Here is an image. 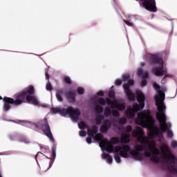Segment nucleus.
Listing matches in <instances>:
<instances>
[{"mask_svg": "<svg viewBox=\"0 0 177 177\" xmlns=\"http://www.w3.org/2000/svg\"><path fill=\"white\" fill-rule=\"evenodd\" d=\"M35 93V89L34 86H30L28 88L27 91H23L21 93L18 94L15 100L12 97H4L3 99V110L5 111H9L10 109H12V106L10 104H13V106H20V104H23L26 102V97H27V95L30 96L34 95Z\"/></svg>", "mask_w": 177, "mask_h": 177, "instance_id": "obj_1", "label": "nucleus"}, {"mask_svg": "<svg viewBox=\"0 0 177 177\" xmlns=\"http://www.w3.org/2000/svg\"><path fill=\"white\" fill-rule=\"evenodd\" d=\"M162 156L165 160L166 164L162 163V168L167 169L169 172L173 175L177 174L176 158L172 153V151L168 145H165L160 148Z\"/></svg>", "mask_w": 177, "mask_h": 177, "instance_id": "obj_2", "label": "nucleus"}, {"mask_svg": "<svg viewBox=\"0 0 177 177\" xmlns=\"http://www.w3.org/2000/svg\"><path fill=\"white\" fill-rule=\"evenodd\" d=\"M165 110H167V106L165 104H162L160 106H158V111L156 113V120L160 124V128L162 132H167V135L168 138H172L174 133L171 130V123L167 122V115H165Z\"/></svg>", "mask_w": 177, "mask_h": 177, "instance_id": "obj_3", "label": "nucleus"}, {"mask_svg": "<svg viewBox=\"0 0 177 177\" xmlns=\"http://www.w3.org/2000/svg\"><path fill=\"white\" fill-rule=\"evenodd\" d=\"M137 93V102L138 104H136L133 106V108H128L125 111V115L127 118H133L136 115V113L140 110H143L145 108V100L146 97L145 94L142 93L140 91L136 92Z\"/></svg>", "mask_w": 177, "mask_h": 177, "instance_id": "obj_4", "label": "nucleus"}, {"mask_svg": "<svg viewBox=\"0 0 177 177\" xmlns=\"http://www.w3.org/2000/svg\"><path fill=\"white\" fill-rule=\"evenodd\" d=\"M95 138L97 142H100V147L101 149H105L107 153H113L114 151L113 145L120 143V138L118 137H113L111 139V141H107V139L104 138L102 133L97 134Z\"/></svg>", "mask_w": 177, "mask_h": 177, "instance_id": "obj_5", "label": "nucleus"}, {"mask_svg": "<svg viewBox=\"0 0 177 177\" xmlns=\"http://www.w3.org/2000/svg\"><path fill=\"white\" fill-rule=\"evenodd\" d=\"M148 150L149 151L145 149V152L143 153V156L150 158L151 161L154 162V164L160 163V158L157 156H160L161 153L160 152V149H158L156 147L155 142H152L150 145H148Z\"/></svg>", "mask_w": 177, "mask_h": 177, "instance_id": "obj_6", "label": "nucleus"}, {"mask_svg": "<svg viewBox=\"0 0 177 177\" xmlns=\"http://www.w3.org/2000/svg\"><path fill=\"white\" fill-rule=\"evenodd\" d=\"M136 123L137 125H141L142 128H147V127L154 124V119L149 111L147 113L139 112L136 118Z\"/></svg>", "mask_w": 177, "mask_h": 177, "instance_id": "obj_7", "label": "nucleus"}, {"mask_svg": "<svg viewBox=\"0 0 177 177\" xmlns=\"http://www.w3.org/2000/svg\"><path fill=\"white\" fill-rule=\"evenodd\" d=\"M36 128L41 129L46 136H47L53 143H55V138H53V134H52L50 126H49V122H48V118H44L43 120H41L37 123L36 124Z\"/></svg>", "mask_w": 177, "mask_h": 177, "instance_id": "obj_8", "label": "nucleus"}, {"mask_svg": "<svg viewBox=\"0 0 177 177\" xmlns=\"http://www.w3.org/2000/svg\"><path fill=\"white\" fill-rule=\"evenodd\" d=\"M63 112L65 113V115H69L73 121H78L81 115V111L78 109H74L73 106H68L65 110H63Z\"/></svg>", "mask_w": 177, "mask_h": 177, "instance_id": "obj_9", "label": "nucleus"}, {"mask_svg": "<svg viewBox=\"0 0 177 177\" xmlns=\"http://www.w3.org/2000/svg\"><path fill=\"white\" fill-rule=\"evenodd\" d=\"M132 136L133 138H137L138 140L141 143L142 145H146L147 143V138L143 135H145V131L142 130L140 127H137V129H133L132 131Z\"/></svg>", "mask_w": 177, "mask_h": 177, "instance_id": "obj_10", "label": "nucleus"}, {"mask_svg": "<svg viewBox=\"0 0 177 177\" xmlns=\"http://www.w3.org/2000/svg\"><path fill=\"white\" fill-rule=\"evenodd\" d=\"M153 86L157 91V92H159L156 97V104L157 106V110H158V106L164 104V100H165V93H161V88L157 83H153Z\"/></svg>", "mask_w": 177, "mask_h": 177, "instance_id": "obj_11", "label": "nucleus"}, {"mask_svg": "<svg viewBox=\"0 0 177 177\" xmlns=\"http://www.w3.org/2000/svg\"><path fill=\"white\" fill-rule=\"evenodd\" d=\"M145 150V147L141 145H136L134 146V149L131 150L130 154L134 158V160H140L143 158V154L140 153V151H143Z\"/></svg>", "mask_w": 177, "mask_h": 177, "instance_id": "obj_12", "label": "nucleus"}, {"mask_svg": "<svg viewBox=\"0 0 177 177\" xmlns=\"http://www.w3.org/2000/svg\"><path fill=\"white\" fill-rule=\"evenodd\" d=\"M120 151V156L121 157H123V158H128L129 156L128 155V153L131 151V147L129 145H122L121 146H116L115 147V153L117 154V153H119Z\"/></svg>", "mask_w": 177, "mask_h": 177, "instance_id": "obj_13", "label": "nucleus"}, {"mask_svg": "<svg viewBox=\"0 0 177 177\" xmlns=\"http://www.w3.org/2000/svg\"><path fill=\"white\" fill-rule=\"evenodd\" d=\"M142 6L149 12H156L158 10L157 6H156V0H145L142 2Z\"/></svg>", "mask_w": 177, "mask_h": 177, "instance_id": "obj_14", "label": "nucleus"}, {"mask_svg": "<svg viewBox=\"0 0 177 177\" xmlns=\"http://www.w3.org/2000/svg\"><path fill=\"white\" fill-rule=\"evenodd\" d=\"M148 59L151 64H162V63H164L162 58L160 57L158 55L149 54Z\"/></svg>", "mask_w": 177, "mask_h": 177, "instance_id": "obj_15", "label": "nucleus"}, {"mask_svg": "<svg viewBox=\"0 0 177 177\" xmlns=\"http://www.w3.org/2000/svg\"><path fill=\"white\" fill-rule=\"evenodd\" d=\"M159 67H154L152 68V73L156 75V77H162L165 74V71H164V62L159 64Z\"/></svg>", "mask_w": 177, "mask_h": 177, "instance_id": "obj_16", "label": "nucleus"}, {"mask_svg": "<svg viewBox=\"0 0 177 177\" xmlns=\"http://www.w3.org/2000/svg\"><path fill=\"white\" fill-rule=\"evenodd\" d=\"M162 132L160 131L159 128H156L151 131L148 132V138L149 139H154V138H162Z\"/></svg>", "mask_w": 177, "mask_h": 177, "instance_id": "obj_17", "label": "nucleus"}, {"mask_svg": "<svg viewBox=\"0 0 177 177\" xmlns=\"http://www.w3.org/2000/svg\"><path fill=\"white\" fill-rule=\"evenodd\" d=\"M110 127H111V122L109 120H105L101 124L100 131L102 133H106L110 129Z\"/></svg>", "mask_w": 177, "mask_h": 177, "instance_id": "obj_18", "label": "nucleus"}, {"mask_svg": "<svg viewBox=\"0 0 177 177\" xmlns=\"http://www.w3.org/2000/svg\"><path fill=\"white\" fill-rule=\"evenodd\" d=\"M75 91H68L65 93L66 100L68 103H74L75 102Z\"/></svg>", "mask_w": 177, "mask_h": 177, "instance_id": "obj_19", "label": "nucleus"}, {"mask_svg": "<svg viewBox=\"0 0 177 177\" xmlns=\"http://www.w3.org/2000/svg\"><path fill=\"white\" fill-rule=\"evenodd\" d=\"M99 132V128L96 125H93L91 127V129L89 127L88 128L87 130V135L91 136V138H93L95 135H97Z\"/></svg>", "mask_w": 177, "mask_h": 177, "instance_id": "obj_20", "label": "nucleus"}, {"mask_svg": "<svg viewBox=\"0 0 177 177\" xmlns=\"http://www.w3.org/2000/svg\"><path fill=\"white\" fill-rule=\"evenodd\" d=\"M25 100H27V102L32 103V104H34L35 106H38L39 104L38 99H37V97L34 95H27L26 97H25Z\"/></svg>", "mask_w": 177, "mask_h": 177, "instance_id": "obj_21", "label": "nucleus"}, {"mask_svg": "<svg viewBox=\"0 0 177 177\" xmlns=\"http://www.w3.org/2000/svg\"><path fill=\"white\" fill-rule=\"evenodd\" d=\"M124 91L129 100H131V101L135 100V99L136 98V95H135V93L132 92L131 89L128 88V87H127V88L124 89Z\"/></svg>", "mask_w": 177, "mask_h": 177, "instance_id": "obj_22", "label": "nucleus"}, {"mask_svg": "<svg viewBox=\"0 0 177 177\" xmlns=\"http://www.w3.org/2000/svg\"><path fill=\"white\" fill-rule=\"evenodd\" d=\"M63 95H64V89H57L55 93V96L58 102H63Z\"/></svg>", "mask_w": 177, "mask_h": 177, "instance_id": "obj_23", "label": "nucleus"}, {"mask_svg": "<svg viewBox=\"0 0 177 177\" xmlns=\"http://www.w3.org/2000/svg\"><path fill=\"white\" fill-rule=\"evenodd\" d=\"M131 134L129 133H124L122 134L120 142L121 143H129L131 142Z\"/></svg>", "mask_w": 177, "mask_h": 177, "instance_id": "obj_24", "label": "nucleus"}, {"mask_svg": "<svg viewBox=\"0 0 177 177\" xmlns=\"http://www.w3.org/2000/svg\"><path fill=\"white\" fill-rule=\"evenodd\" d=\"M112 109H118L119 111H122L125 110V103H118L117 101L115 102L114 106L112 107Z\"/></svg>", "mask_w": 177, "mask_h": 177, "instance_id": "obj_25", "label": "nucleus"}, {"mask_svg": "<svg viewBox=\"0 0 177 177\" xmlns=\"http://www.w3.org/2000/svg\"><path fill=\"white\" fill-rule=\"evenodd\" d=\"M46 75V80H48V83L46 84V91H52L53 89V87L52 86V84L49 82V74L48 72L45 73Z\"/></svg>", "mask_w": 177, "mask_h": 177, "instance_id": "obj_26", "label": "nucleus"}, {"mask_svg": "<svg viewBox=\"0 0 177 177\" xmlns=\"http://www.w3.org/2000/svg\"><path fill=\"white\" fill-rule=\"evenodd\" d=\"M102 158H104V160H106L107 162H109V164H111V162H113V158L111 157V156H110V154L107 153H103Z\"/></svg>", "mask_w": 177, "mask_h": 177, "instance_id": "obj_27", "label": "nucleus"}, {"mask_svg": "<svg viewBox=\"0 0 177 177\" xmlns=\"http://www.w3.org/2000/svg\"><path fill=\"white\" fill-rule=\"evenodd\" d=\"M63 110H66L65 108H53L52 111L53 113H59L62 115L65 116L66 115V112H64Z\"/></svg>", "mask_w": 177, "mask_h": 177, "instance_id": "obj_28", "label": "nucleus"}, {"mask_svg": "<svg viewBox=\"0 0 177 177\" xmlns=\"http://www.w3.org/2000/svg\"><path fill=\"white\" fill-rule=\"evenodd\" d=\"M133 84H135V82H133V80H129L127 83H124L123 84V89H127V88H128V89L129 88V86L133 85Z\"/></svg>", "mask_w": 177, "mask_h": 177, "instance_id": "obj_29", "label": "nucleus"}, {"mask_svg": "<svg viewBox=\"0 0 177 177\" xmlns=\"http://www.w3.org/2000/svg\"><path fill=\"white\" fill-rule=\"evenodd\" d=\"M104 120V115L100 114L98 117L95 119V122L97 125H101L102 121Z\"/></svg>", "mask_w": 177, "mask_h": 177, "instance_id": "obj_30", "label": "nucleus"}, {"mask_svg": "<svg viewBox=\"0 0 177 177\" xmlns=\"http://www.w3.org/2000/svg\"><path fill=\"white\" fill-rule=\"evenodd\" d=\"M95 111L97 114H102V113H103V107L99 104H97L95 106Z\"/></svg>", "mask_w": 177, "mask_h": 177, "instance_id": "obj_31", "label": "nucleus"}, {"mask_svg": "<svg viewBox=\"0 0 177 177\" xmlns=\"http://www.w3.org/2000/svg\"><path fill=\"white\" fill-rule=\"evenodd\" d=\"M115 102L116 101H112L111 100H110V98L106 99V103L108 106H111V109H113V107H114V106L115 105Z\"/></svg>", "mask_w": 177, "mask_h": 177, "instance_id": "obj_32", "label": "nucleus"}, {"mask_svg": "<svg viewBox=\"0 0 177 177\" xmlns=\"http://www.w3.org/2000/svg\"><path fill=\"white\" fill-rule=\"evenodd\" d=\"M78 127L80 129H85V128H87L88 129L89 128V127L86 125V124H85V122H81L80 123H79Z\"/></svg>", "mask_w": 177, "mask_h": 177, "instance_id": "obj_33", "label": "nucleus"}, {"mask_svg": "<svg viewBox=\"0 0 177 177\" xmlns=\"http://www.w3.org/2000/svg\"><path fill=\"white\" fill-rule=\"evenodd\" d=\"M56 145L54 144L53 147H52V157L53 160L56 158Z\"/></svg>", "mask_w": 177, "mask_h": 177, "instance_id": "obj_34", "label": "nucleus"}, {"mask_svg": "<svg viewBox=\"0 0 177 177\" xmlns=\"http://www.w3.org/2000/svg\"><path fill=\"white\" fill-rule=\"evenodd\" d=\"M109 97L111 99H115V92H114V91L111 90L109 91Z\"/></svg>", "mask_w": 177, "mask_h": 177, "instance_id": "obj_35", "label": "nucleus"}, {"mask_svg": "<svg viewBox=\"0 0 177 177\" xmlns=\"http://www.w3.org/2000/svg\"><path fill=\"white\" fill-rule=\"evenodd\" d=\"M111 113H112L111 109H110L109 108L105 109V111H104L105 117H109V115H111Z\"/></svg>", "mask_w": 177, "mask_h": 177, "instance_id": "obj_36", "label": "nucleus"}, {"mask_svg": "<svg viewBox=\"0 0 177 177\" xmlns=\"http://www.w3.org/2000/svg\"><path fill=\"white\" fill-rule=\"evenodd\" d=\"M77 93L79 95H84V93H85V90L82 87H78L77 88Z\"/></svg>", "mask_w": 177, "mask_h": 177, "instance_id": "obj_37", "label": "nucleus"}, {"mask_svg": "<svg viewBox=\"0 0 177 177\" xmlns=\"http://www.w3.org/2000/svg\"><path fill=\"white\" fill-rule=\"evenodd\" d=\"M64 81L66 82V84H68V85H71V79L68 76H66L64 77Z\"/></svg>", "mask_w": 177, "mask_h": 177, "instance_id": "obj_38", "label": "nucleus"}, {"mask_svg": "<svg viewBox=\"0 0 177 177\" xmlns=\"http://www.w3.org/2000/svg\"><path fill=\"white\" fill-rule=\"evenodd\" d=\"M111 114L113 117H120V112L117 109H113Z\"/></svg>", "mask_w": 177, "mask_h": 177, "instance_id": "obj_39", "label": "nucleus"}, {"mask_svg": "<svg viewBox=\"0 0 177 177\" xmlns=\"http://www.w3.org/2000/svg\"><path fill=\"white\" fill-rule=\"evenodd\" d=\"M97 102L99 103V104L104 106L106 104V100H104V98H99L97 100Z\"/></svg>", "mask_w": 177, "mask_h": 177, "instance_id": "obj_40", "label": "nucleus"}, {"mask_svg": "<svg viewBox=\"0 0 177 177\" xmlns=\"http://www.w3.org/2000/svg\"><path fill=\"white\" fill-rule=\"evenodd\" d=\"M119 124H120V125H124V124H127V118H120Z\"/></svg>", "mask_w": 177, "mask_h": 177, "instance_id": "obj_41", "label": "nucleus"}, {"mask_svg": "<svg viewBox=\"0 0 177 177\" xmlns=\"http://www.w3.org/2000/svg\"><path fill=\"white\" fill-rule=\"evenodd\" d=\"M114 158L116 161V162H118V164H120V162H121V158L120 157V155H118V153H115Z\"/></svg>", "mask_w": 177, "mask_h": 177, "instance_id": "obj_42", "label": "nucleus"}, {"mask_svg": "<svg viewBox=\"0 0 177 177\" xmlns=\"http://www.w3.org/2000/svg\"><path fill=\"white\" fill-rule=\"evenodd\" d=\"M147 85V80L145 78H142L141 80V86H146Z\"/></svg>", "mask_w": 177, "mask_h": 177, "instance_id": "obj_43", "label": "nucleus"}, {"mask_svg": "<svg viewBox=\"0 0 177 177\" xmlns=\"http://www.w3.org/2000/svg\"><path fill=\"white\" fill-rule=\"evenodd\" d=\"M80 136H81L82 138H84L85 136H86V131L82 130L80 131Z\"/></svg>", "mask_w": 177, "mask_h": 177, "instance_id": "obj_44", "label": "nucleus"}, {"mask_svg": "<svg viewBox=\"0 0 177 177\" xmlns=\"http://www.w3.org/2000/svg\"><path fill=\"white\" fill-rule=\"evenodd\" d=\"M171 146L172 149H176V147H177V142L174 141V140L171 141Z\"/></svg>", "mask_w": 177, "mask_h": 177, "instance_id": "obj_45", "label": "nucleus"}, {"mask_svg": "<svg viewBox=\"0 0 177 177\" xmlns=\"http://www.w3.org/2000/svg\"><path fill=\"white\" fill-rule=\"evenodd\" d=\"M125 131L127 133H129V132H131L132 131V127L131 126H127L125 129Z\"/></svg>", "mask_w": 177, "mask_h": 177, "instance_id": "obj_46", "label": "nucleus"}, {"mask_svg": "<svg viewBox=\"0 0 177 177\" xmlns=\"http://www.w3.org/2000/svg\"><path fill=\"white\" fill-rule=\"evenodd\" d=\"M123 21H124V23H125V24H127L129 27H132V26H133V24H132V22H129L125 19H124Z\"/></svg>", "mask_w": 177, "mask_h": 177, "instance_id": "obj_47", "label": "nucleus"}, {"mask_svg": "<svg viewBox=\"0 0 177 177\" xmlns=\"http://www.w3.org/2000/svg\"><path fill=\"white\" fill-rule=\"evenodd\" d=\"M137 75L140 77V75H143V71L142 68H140L137 71Z\"/></svg>", "mask_w": 177, "mask_h": 177, "instance_id": "obj_48", "label": "nucleus"}, {"mask_svg": "<svg viewBox=\"0 0 177 177\" xmlns=\"http://www.w3.org/2000/svg\"><path fill=\"white\" fill-rule=\"evenodd\" d=\"M142 78H145V80H146V78H149V73H147V72H144V73H142Z\"/></svg>", "mask_w": 177, "mask_h": 177, "instance_id": "obj_49", "label": "nucleus"}, {"mask_svg": "<svg viewBox=\"0 0 177 177\" xmlns=\"http://www.w3.org/2000/svg\"><path fill=\"white\" fill-rule=\"evenodd\" d=\"M86 142H87L88 143V145H91V143H92V138L91 137H87L86 138Z\"/></svg>", "mask_w": 177, "mask_h": 177, "instance_id": "obj_50", "label": "nucleus"}, {"mask_svg": "<svg viewBox=\"0 0 177 177\" xmlns=\"http://www.w3.org/2000/svg\"><path fill=\"white\" fill-rule=\"evenodd\" d=\"M115 84L116 85H121V84H122V82L121 81V80L120 79H117L115 82Z\"/></svg>", "mask_w": 177, "mask_h": 177, "instance_id": "obj_51", "label": "nucleus"}, {"mask_svg": "<svg viewBox=\"0 0 177 177\" xmlns=\"http://www.w3.org/2000/svg\"><path fill=\"white\" fill-rule=\"evenodd\" d=\"M123 80L124 81H128V80H129V75H124L123 76Z\"/></svg>", "mask_w": 177, "mask_h": 177, "instance_id": "obj_52", "label": "nucleus"}, {"mask_svg": "<svg viewBox=\"0 0 177 177\" xmlns=\"http://www.w3.org/2000/svg\"><path fill=\"white\" fill-rule=\"evenodd\" d=\"M97 96H104V93L102 91H100L97 93Z\"/></svg>", "mask_w": 177, "mask_h": 177, "instance_id": "obj_53", "label": "nucleus"}, {"mask_svg": "<svg viewBox=\"0 0 177 177\" xmlns=\"http://www.w3.org/2000/svg\"><path fill=\"white\" fill-rule=\"evenodd\" d=\"M39 154H42V153L41 151L37 152V153L35 156L36 160H37V158L39 156Z\"/></svg>", "mask_w": 177, "mask_h": 177, "instance_id": "obj_54", "label": "nucleus"}, {"mask_svg": "<svg viewBox=\"0 0 177 177\" xmlns=\"http://www.w3.org/2000/svg\"><path fill=\"white\" fill-rule=\"evenodd\" d=\"M52 165H53V161L50 160L48 168H50Z\"/></svg>", "mask_w": 177, "mask_h": 177, "instance_id": "obj_55", "label": "nucleus"}, {"mask_svg": "<svg viewBox=\"0 0 177 177\" xmlns=\"http://www.w3.org/2000/svg\"><path fill=\"white\" fill-rule=\"evenodd\" d=\"M167 77H169V75H165V77L162 78V81H164L167 78Z\"/></svg>", "mask_w": 177, "mask_h": 177, "instance_id": "obj_56", "label": "nucleus"}, {"mask_svg": "<svg viewBox=\"0 0 177 177\" xmlns=\"http://www.w3.org/2000/svg\"><path fill=\"white\" fill-rule=\"evenodd\" d=\"M3 99H5V97L2 98V97L0 95V100H3Z\"/></svg>", "mask_w": 177, "mask_h": 177, "instance_id": "obj_57", "label": "nucleus"}, {"mask_svg": "<svg viewBox=\"0 0 177 177\" xmlns=\"http://www.w3.org/2000/svg\"><path fill=\"white\" fill-rule=\"evenodd\" d=\"M136 1H139V0H136ZM141 2H145V1H146V0H140Z\"/></svg>", "mask_w": 177, "mask_h": 177, "instance_id": "obj_58", "label": "nucleus"}, {"mask_svg": "<svg viewBox=\"0 0 177 177\" xmlns=\"http://www.w3.org/2000/svg\"><path fill=\"white\" fill-rule=\"evenodd\" d=\"M0 177H2V173L0 171Z\"/></svg>", "mask_w": 177, "mask_h": 177, "instance_id": "obj_59", "label": "nucleus"}, {"mask_svg": "<svg viewBox=\"0 0 177 177\" xmlns=\"http://www.w3.org/2000/svg\"><path fill=\"white\" fill-rule=\"evenodd\" d=\"M167 177H172V176H167Z\"/></svg>", "mask_w": 177, "mask_h": 177, "instance_id": "obj_60", "label": "nucleus"}, {"mask_svg": "<svg viewBox=\"0 0 177 177\" xmlns=\"http://www.w3.org/2000/svg\"><path fill=\"white\" fill-rule=\"evenodd\" d=\"M26 143H30V142H26Z\"/></svg>", "mask_w": 177, "mask_h": 177, "instance_id": "obj_61", "label": "nucleus"}]
</instances>
